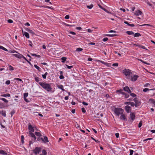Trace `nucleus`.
<instances>
[{"instance_id":"69168bd1","label":"nucleus","mask_w":155,"mask_h":155,"mask_svg":"<svg viewBox=\"0 0 155 155\" xmlns=\"http://www.w3.org/2000/svg\"><path fill=\"white\" fill-rule=\"evenodd\" d=\"M115 136L117 138H118L119 137V134L118 133H116L115 134Z\"/></svg>"},{"instance_id":"6e6d98bb","label":"nucleus","mask_w":155,"mask_h":155,"mask_svg":"<svg viewBox=\"0 0 155 155\" xmlns=\"http://www.w3.org/2000/svg\"><path fill=\"white\" fill-rule=\"evenodd\" d=\"M8 22L9 23H11L13 22V21L11 19H9L8 20Z\"/></svg>"},{"instance_id":"052dcab7","label":"nucleus","mask_w":155,"mask_h":155,"mask_svg":"<svg viewBox=\"0 0 155 155\" xmlns=\"http://www.w3.org/2000/svg\"><path fill=\"white\" fill-rule=\"evenodd\" d=\"M97 61L98 62H100L101 63L104 64H105L106 63V62H104V61L101 60H98Z\"/></svg>"},{"instance_id":"20e7f679","label":"nucleus","mask_w":155,"mask_h":155,"mask_svg":"<svg viewBox=\"0 0 155 155\" xmlns=\"http://www.w3.org/2000/svg\"><path fill=\"white\" fill-rule=\"evenodd\" d=\"M124 111V110L123 109L120 108H115L114 110V113L118 116H119L120 115L123 114Z\"/></svg>"},{"instance_id":"1a4fd4ad","label":"nucleus","mask_w":155,"mask_h":155,"mask_svg":"<svg viewBox=\"0 0 155 155\" xmlns=\"http://www.w3.org/2000/svg\"><path fill=\"white\" fill-rule=\"evenodd\" d=\"M125 108L126 111L127 113H129L131 110L130 107L128 105L125 106Z\"/></svg>"},{"instance_id":"4d7b16f0","label":"nucleus","mask_w":155,"mask_h":155,"mask_svg":"<svg viewBox=\"0 0 155 155\" xmlns=\"http://www.w3.org/2000/svg\"><path fill=\"white\" fill-rule=\"evenodd\" d=\"M82 111L83 113H85L86 112V110L84 107H83L81 108Z\"/></svg>"},{"instance_id":"c9c22d12","label":"nucleus","mask_w":155,"mask_h":155,"mask_svg":"<svg viewBox=\"0 0 155 155\" xmlns=\"http://www.w3.org/2000/svg\"><path fill=\"white\" fill-rule=\"evenodd\" d=\"M24 137L23 135H22L21 136V142L22 144H23L24 142Z\"/></svg>"},{"instance_id":"2eb2a0df","label":"nucleus","mask_w":155,"mask_h":155,"mask_svg":"<svg viewBox=\"0 0 155 155\" xmlns=\"http://www.w3.org/2000/svg\"><path fill=\"white\" fill-rule=\"evenodd\" d=\"M135 45L137 46L139 48H141L143 49H145L147 50H148L147 49H146L145 48V47L144 46H143V45Z\"/></svg>"},{"instance_id":"c03bdc74","label":"nucleus","mask_w":155,"mask_h":155,"mask_svg":"<svg viewBox=\"0 0 155 155\" xmlns=\"http://www.w3.org/2000/svg\"><path fill=\"white\" fill-rule=\"evenodd\" d=\"M130 105L131 106L134 107L135 105V104L133 102H130Z\"/></svg>"},{"instance_id":"ea45409f","label":"nucleus","mask_w":155,"mask_h":155,"mask_svg":"<svg viewBox=\"0 0 155 155\" xmlns=\"http://www.w3.org/2000/svg\"><path fill=\"white\" fill-rule=\"evenodd\" d=\"M117 35H116L115 34H109V35H108L109 37H113L114 36H116Z\"/></svg>"},{"instance_id":"6ab92c4d","label":"nucleus","mask_w":155,"mask_h":155,"mask_svg":"<svg viewBox=\"0 0 155 155\" xmlns=\"http://www.w3.org/2000/svg\"><path fill=\"white\" fill-rule=\"evenodd\" d=\"M57 87L61 89L63 91H65V90L63 88V86L62 85H58Z\"/></svg>"},{"instance_id":"a211bd4d","label":"nucleus","mask_w":155,"mask_h":155,"mask_svg":"<svg viewBox=\"0 0 155 155\" xmlns=\"http://www.w3.org/2000/svg\"><path fill=\"white\" fill-rule=\"evenodd\" d=\"M0 114H1L4 117H5L6 116V112L5 111L2 110L0 112Z\"/></svg>"},{"instance_id":"de8ad7c7","label":"nucleus","mask_w":155,"mask_h":155,"mask_svg":"<svg viewBox=\"0 0 155 155\" xmlns=\"http://www.w3.org/2000/svg\"><path fill=\"white\" fill-rule=\"evenodd\" d=\"M14 80H17L20 81H22L23 82L22 80L20 78H14Z\"/></svg>"},{"instance_id":"0eeeda50","label":"nucleus","mask_w":155,"mask_h":155,"mask_svg":"<svg viewBox=\"0 0 155 155\" xmlns=\"http://www.w3.org/2000/svg\"><path fill=\"white\" fill-rule=\"evenodd\" d=\"M138 77V76L135 74L133 76L132 75L130 79L132 81H135L137 80Z\"/></svg>"},{"instance_id":"cd10ccee","label":"nucleus","mask_w":155,"mask_h":155,"mask_svg":"<svg viewBox=\"0 0 155 155\" xmlns=\"http://www.w3.org/2000/svg\"><path fill=\"white\" fill-rule=\"evenodd\" d=\"M31 54L32 56H35L36 57H38V58H40L41 57V56L40 55H37V54H35L31 53Z\"/></svg>"},{"instance_id":"5fc2aeb1","label":"nucleus","mask_w":155,"mask_h":155,"mask_svg":"<svg viewBox=\"0 0 155 155\" xmlns=\"http://www.w3.org/2000/svg\"><path fill=\"white\" fill-rule=\"evenodd\" d=\"M108 40V38H103V41L104 42L107 41Z\"/></svg>"},{"instance_id":"37998d69","label":"nucleus","mask_w":155,"mask_h":155,"mask_svg":"<svg viewBox=\"0 0 155 155\" xmlns=\"http://www.w3.org/2000/svg\"><path fill=\"white\" fill-rule=\"evenodd\" d=\"M28 95V93H25L24 94V98H25L26 97H27Z\"/></svg>"},{"instance_id":"774afa93","label":"nucleus","mask_w":155,"mask_h":155,"mask_svg":"<svg viewBox=\"0 0 155 155\" xmlns=\"http://www.w3.org/2000/svg\"><path fill=\"white\" fill-rule=\"evenodd\" d=\"M92 31L91 30V29H87V31L88 32H89V33H91L92 32Z\"/></svg>"},{"instance_id":"8fccbe9b","label":"nucleus","mask_w":155,"mask_h":155,"mask_svg":"<svg viewBox=\"0 0 155 155\" xmlns=\"http://www.w3.org/2000/svg\"><path fill=\"white\" fill-rule=\"evenodd\" d=\"M152 26L150 24H144L142 25H140L141 26Z\"/></svg>"},{"instance_id":"5701e85b","label":"nucleus","mask_w":155,"mask_h":155,"mask_svg":"<svg viewBox=\"0 0 155 155\" xmlns=\"http://www.w3.org/2000/svg\"><path fill=\"white\" fill-rule=\"evenodd\" d=\"M0 154H3V155H5V154H7V153L5 152L4 151L2 150H0Z\"/></svg>"},{"instance_id":"e433bc0d","label":"nucleus","mask_w":155,"mask_h":155,"mask_svg":"<svg viewBox=\"0 0 155 155\" xmlns=\"http://www.w3.org/2000/svg\"><path fill=\"white\" fill-rule=\"evenodd\" d=\"M151 89H150L148 88H144V89L143 90V91L144 92H146L147 91H150V90H151Z\"/></svg>"},{"instance_id":"864d4df0","label":"nucleus","mask_w":155,"mask_h":155,"mask_svg":"<svg viewBox=\"0 0 155 155\" xmlns=\"http://www.w3.org/2000/svg\"><path fill=\"white\" fill-rule=\"evenodd\" d=\"M134 151L133 150H130V153L129 155H132Z\"/></svg>"},{"instance_id":"412c9836","label":"nucleus","mask_w":155,"mask_h":155,"mask_svg":"<svg viewBox=\"0 0 155 155\" xmlns=\"http://www.w3.org/2000/svg\"><path fill=\"white\" fill-rule=\"evenodd\" d=\"M126 33L128 35H133L134 34V32L132 31H126Z\"/></svg>"},{"instance_id":"b1692460","label":"nucleus","mask_w":155,"mask_h":155,"mask_svg":"<svg viewBox=\"0 0 155 155\" xmlns=\"http://www.w3.org/2000/svg\"><path fill=\"white\" fill-rule=\"evenodd\" d=\"M35 133L37 136L39 137L41 136V134L39 132H35Z\"/></svg>"},{"instance_id":"f03ea898","label":"nucleus","mask_w":155,"mask_h":155,"mask_svg":"<svg viewBox=\"0 0 155 155\" xmlns=\"http://www.w3.org/2000/svg\"><path fill=\"white\" fill-rule=\"evenodd\" d=\"M39 84L43 88L48 91H50L52 89L51 84H49L41 82H39Z\"/></svg>"},{"instance_id":"393cba45","label":"nucleus","mask_w":155,"mask_h":155,"mask_svg":"<svg viewBox=\"0 0 155 155\" xmlns=\"http://www.w3.org/2000/svg\"><path fill=\"white\" fill-rule=\"evenodd\" d=\"M134 36L135 37H138L140 36H141V35L140 33H137L134 34Z\"/></svg>"},{"instance_id":"a19ab883","label":"nucleus","mask_w":155,"mask_h":155,"mask_svg":"<svg viewBox=\"0 0 155 155\" xmlns=\"http://www.w3.org/2000/svg\"><path fill=\"white\" fill-rule=\"evenodd\" d=\"M130 93V95L132 97H134L136 96V95L135 94H134V93H131H131Z\"/></svg>"},{"instance_id":"39448f33","label":"nucleus","mask_w":155,"mask_h":155,"mask_svg":"<svg viewBox=\"0 0 155 155\" xmlns=\"http://www.w3.org/2000/svg\"><path fill=\"white\" fill-rule=\"evenodd\" d=\"M41 151V148L40 147H36L33 150V152L35 155H37Z\"/></svg>"},{"instance_id":"bf43d9fd","label":"nucleus","mask_w":155,"mask_h":155,"mask_svg":"<svg viewBox=\"0 0 155 155\" xmlns=\"http://www.w3.org/2000/svg\"><path fill=\"white\" fill-rule=\"evenodd\" d=\"M118 66V64L117 63H114L112 64V66Z\"/></svg>"},{"instance_id":"7c9ffc66","label":"nucleus","mask_w":155,"mask_h":155,"mask_svg":"<svg viewBox=\"0 0 155 155\" xmlns=\"http://www.w3.org/2000/svg\"><path fill=\"white\" fill-rule=\"evenodd\" d=\"M149 101L152 103L153 104L155 105V100L153 99H150Z\"/></svg>"},{"instance_id":"49530a36","label":"nucleus","mask_w":155,"mask_h":155,"mask_svg":"<svg viewBox=\"0 0 155 155\" xmlns=\"http://www.w3.org/2000/svg\"><path fill=\"white\" fill-rule=\"evenodd\" d=\"M9 70L10 71H12L14 70V68L11 65H9Z\"/></svg>"},{"instance_id":"bb28decb","label":"nucleus","mask_w":155,"mask_h":155,"mask_svg":"<svg viewBox=\"0 0 155 155\" xmlns=\"http://www.w3.org/2000/svg\"><path fill=\"white\" fill-rule=\"evenodd\" d=\"M117 91V92H120V94H121L124 95V94H125V93L123 92V90L121 89H120L119 90Z\"/></svg>"},{"instance_id":"e2e57ef3","label":"nucleus","mask_w":155,"mask_h":155,"mask_svg":"<svg viewBox=\"0 0 155 155\" xmlns=\"http://www.w3.org/2000/svg\"><path fill=\"white\" fill-rule=\"evenodd\" d=\"M142 124L141 122L140 121L139 123V124H138V127H141V126H142Z\"/></svg>"},{"instance_id":"f257e3e1","label":"nucleus","mask_w":155,"mask_h":155,"mask_svg":"<svg viewBox=\"0 0 155 155\" xmlns=\"http://www.w3.org/2000/svg\"><path fill=\"white\" fill-rule=\"evenodd\" d=\"M28 129L29 130V136L32 138V140H30L29 141V145L30 146L33 143L32 141H34L35 142L36 140V137L35 134L32 132H34V127L32 126L31 124H29L28 125Z\"/></svg>"},{"instance_id":"58836bf2","label":"nucleus","mask_w":155,"mask_h":155,"mask_svg":"<svg viewBox=\"0 0 155 155\" xmlns=\"http://www.w3.org/2000/svg\"><path fill=\"white\" fill-rule=\"evenodd\" d=\"M43 154V155H46L47 154V152L45 150H43L42 151Z\"/></svg>"},{"instance_id":"603ef678","label":"nucleus","mask_w":155,"mask_h":155,"mask_svg":"<svg viewBox=\"0 0 155 155\" xmlns=\"http://www.w3.org/2000/svg\"><path fill=\"white\" fill-rule=\"evenodd\" d=\"M10 81L9 80L5 82V84L7 85L10 84Z\"/></svg>"},{"instance_id":"0e129e2a","label":"nucleus","mask_w":155,"mask_h":155,"mask_svg":"<svg viewBox=\"0 0 155 155\" xmlns=\"http://www.w3.org/2000/svg\"><path fill=\"white\" fill-rule=\"evenodd\" d=\"M69 18V16L68 15H66L65 17V18L66 19H68Z\"/></svg>"},{"instance_id":"72a5a7b5","label":"nucleus","mask_w":155,"mask_h":155,"mask_svg":"<svg viewBox=\"0 0 155 155\" xmlns=\"http://www.w3.org/2000/svg\"><path fill=\"white\" fill-rule=\"evenodd\" d=\"M138 60L144 64H146L147 65L149 64V63H147L146 62L143 61V60L141 59H138Z\"/></svg>"},{"instance_id":"473e14b6","label":"nucleus","mask_w":155,"mask_h":155,"mask_svg":"<svg viewBox=\"0 0 155 155\" xmlns=\"http://www.w3.org/2000/svg\"><path fill=\"white\" fill-rule=\"evenodd\" d=\"M62 60V62L63 63L64 62L66 59V58L65 57H63L61 58Z\"/></svg>"},{"instance_id":"7ed1b4c3","label":"nucleus","mask_w":155,"mask_h":155,"mask_svg":"<svg viewBox=\"0 0 155 155\" xmlns=\"http://www.w3.org/2000/svg\"><path fill=\"white\" fill-rule=\"evenodd\" d=\"M123 72L127 77V78L128 79H130L131 76L132 75L131 70L128 69H124L123 71Z\"/></svg>"},{"instance_id":"09e8293b","label":"nucleus","mask_w":155,"mask_h":155,"mask_svg":"<svg viewBox=\"0 0 155 155\" xmlns=\"http://www.w3.org/2000/svg\"><path fill=\"white\" fill-rule=\"evenodd\" d=\"M91 138L93 140H94V141H95L97 143H99V141L98 140H95V139H94V138H93L92 137H91Z\"/></svg>"},{"instance_id":"dca6fc26","label":"nucleus","mask_w":155,"mask_h":155,"mask_svg":"<svg viewBox=\"0 0 155 155\" xmlns=\"http://www.w3.org/2000/svg\"><path fill=\"white\" fill-rule=\"evenodd\" d=\"M124 23L125 24H126L127 25H128L130 26H131V27H134V24H129V23H128V22H127V21H124Z\"/></svg>"},{"instance_id":"6e6552de","label":"nucleus","mask_w":155,"mask_h":155,"mask_svg":"<svg viewBox=\"0 0 155 155\" xmlns=\"http://www.w3.org/2000/svg\"><path fill=\"white\" fill-rule=\"evenodd\" d=\"M120 118L121 120H127L126 116L124 114H121V116Z\"/></svg>"},{"instance_id":"680f3d73","label":"nucleus","mask_w":155,"mask_h":155,"mask_svg":"<svg viewBox=\"0 0 155 155\" xmlns=\"http://www.w3.org/2000/svg\"><path fill=\"white\" fill-rule=\"evenodd\" d=\"M124 95L125 96V98H127L129 97V95H128V94H126V93H125V94Z\"/></svg>"},{"instance_id":"423d86ee","label":"nucleus","mask_w":155,"mask_h":155,"mask_svg":"<svg viewBox=\"0 0 155 155\" xmlns=\"http://www.w3.org/2000/svg\"><path fill=\"white\" fill-rule=\"evenodd\" d=\"M40 140H41L44 143H46L49 142L48 138L46 136H45L44 139L42 137H41L40 138H38L37 139V140L38 141H39Z\"/></svg>"},{"instance_id":"f8f14e48","label":"nucleus","mask_w":155,"mask_h":155,"mask_svg":"<svg viewBox=\"0 0 155 155\" xmlns=\"http://www.w3.org/2000/svg\"><path fill=\"white\" fill-rule=\"evenodd\" d=\"M142 12L141 11L139 10H137L135 12L134 14L137 16H138L139 15H141Z\"/></svg>"},{"instance_id":"4be33fe9","label":"nucleus","mask_w":155,"mask_h":155,"mask_svg":"<svg viewBox=\"0 0 155 155\" xmlns=\"http://www.w3.org/2000/svg\"><path fill=\"white\" fill-rule=\"evenodd\" d=\"M35 80L37 82H38L39 81H41L42 80L38 77H36L35 78Z\"/></svg>"},{"instance_id":"3c124183","label":"nucleus","mask_w":155,"mask_h":155,"mask_svg":"<svg viewBox=\"0 0 155 155\" xmlns=\"http://www.w3.org/2000/svg\"><path fill=\"white\" fill-rule=\"evenodd\" d=\"M66 66L67 67V68H68V69H71V68H72L73 67V66H68L67 65H66Z\"/></svg>"},{"instance_id":"79ce46f5","label":"nucleus","mask_w":155,"mask_h":155,"mask_svg":"<svg viewBox=\"0 0 155 155\" xmlns=\"http://www.w3.org/2000/svg\"><path fill=\"white\" fill-rule=\"evenodd\" d=\"M83 50V49L82 48H77L76 49V51H82Z\"/></svg>"},{"instance_id":"9d476101","label":"nucleus","mask_w":155,"mask_h":155,"mask_svg":"<svg viewBox=\"0 0 155 155\" xmlns=\"http://www.w3.org/2000/svg\"><path fill=\"white\" fill-rule=\"evenodd\" d=\"M123 89L124 91L127 92L129 93H131V91L128 86H126L124 87Z\"/></svg>"},{"instance_id":"f704fd0d","label":"nucleus","mask_w":155,"mask_h":155,"mask_svg":"<svg viewBox=\"0 0 155 155\" xmlns=\"http://www.w3.org/2000/svg\"><path fill=\"white\" fill-rule=\"evenodd\" d=\"M93 5L92 4H91L90 5H87V8L89 9H91L93 7Z\"/></svg>"},{"instance_id":"aec40b11","label":"nucleus","mask_w":155,"mask_h":155,"mask_svg":"<svg viewBox=\"0 0 155 155\" xmlns=\"http://www.w3.org/2000/svg\"><path fill=\"white\" fill-rule=\"evenodd\" d=\"M1 96L2 97H10V95L9 94H4L2 95H1Z\"/></svg>"},{"instance_id":"9b49d317","label":"nucleus","mask_w":155,"mask_h":155,"mask_svg":"<svg viewBox=\"0 0 155 155\" xmlns=\"http://www.w3.org/2000/svg\"><path fill=\"white\" fill-rule=\"evenodd\" d=\"M13 56L19 58H22V55L18 53V54H13Z\"/></svg>"},{"instance_id":"13d9d810","label":"nucleus","mask_w":155,"mask_h":155,"mask_svg":"<svg viewBox=\"0 0 155 155\" xmlns=\"http://www.w3.org/2000/svg\"><path fill=\"white\" fill-rule=\"evenodd\" d=\"M59 78L61 79H63L64 78V76L62 74L59 77Z\"/></svg>"},{"instance_id":"4468645a","label":"nucleus","mask_w":155,"mask_h":155,"mask_svg":"<svg viewBox=\"0 0 155 155\" xmlns=\"http://www.w3.org/2000/svg\"><path fill=\"white\" fill-rule=\"evenodd\" d=\"M23 34L27 38H29V34L26 32H24L22 31Z\"/></svg>"},{"instance_id":"f3484780","label":"nucleus","mask_w":155,"mask_h":155,"mask_svg":"<svg viewBox=\"0 0 155 155\" xmlns=\"http://www.w3.org/2000/svg\"><path fill=\"white\" fill-rule=\"evenodd\" d=\"M135 103V107H137L139 106L141 104L140 102L139 101H138L137 102H136Z\"/></svg>"},{"instance_id":"a878e982","label":"nucleus","mask_w":155,"mask_h":155,"mask_svg":"<svg viewBox=\"0 0 155 155\" xmlns=\"http://www.w3.org/2000/svg\"><path fill=\"white\" fill-rule=\"evenodd\" d=\"M48 73L47 72H46L45 74H42V76L43 78L44 79H46V76L48 75Z\"/></svg>"},{"instance_id":"c85d7f7f","label":"nucleus","mask_w":155,"mask_h":155,"mask_svg":"<svg viewBox=\"0 0 155 155\" xmlns=\"http://www.w3.org/2000/svg\"><path fill=\"white\" fill-rule=\"evenodd\" d=\"M0 99L2 101H3L6 103H7L8 102V101L5 98H0Z\"/></svg>"},{"instance_id":"2f4dec72","label":"nucleus","mask_w":155,"mask_h":155,"mask_svg":"<svg viewBox=\"0 0 155 155\" xmlns=\"http://www.w3.org/2000/svg\"><path fill=\"white\" fill-rule=\"evenodd\" d=\"M15 111L13 110L11 112V117H12L13 115L15 113Z\"/></svg>"},{"instance_id":"338daca9","label":"nucleus","mask_w":155,"mask_h":155,"mask_svg":"<svg viewBox=\"0 0 155 155\" xmlns=\"http://www.w3.org/2000/svg\"><path fill=\"white\" fill-rule=\"evenodd\" d=\"M28 41L30 43L29 45L31 47H32V43L31 41L29 40Z\"/></svg>"},{"instance_id":"c756f323","label":"nucleus","mask_w":155,"mask_h":155,"mask_svg":"<svg viewBox=\"0 0 155 155\" xmlns=\"http://www.w3.org/2000/svg\"><path fill=\"white\" fill-rule=\"evenodd\" d=\"M0 49H2L4 50V51H8V50L7 49L5 48L4 47H3L2 46H1V45H0Z\"/></svg>"},{"instance_id":"a18cd8bd","label":"nucleus","mask_w":155,"mask_h":155,"mask_svg":"<svg viewBox=\"0 0 155 155\" xmlns=\"http://www.w3.org/2000/svg\"><path fill=\"white\" fill-rule=\"evenodd\" d=\"M30 34L32 35H35V33L32 30H30L29 32Z\"/></svg>"},{"instance_id":"ddd939ff","label":"nucleus","mask_w":155,"mask_h":155,"mask_svg":"<svg viewBox=\"0 0 155 155\" xmlns=\"http://www.w3.org/2000/svg\"><path fill=\"white\" fill-rule=\"evenodd\" d=\"M130 118L132 120H134L135 119V114L134 113H131L130 114Z\"/></svg>"},{"instance_id":"4c0bfd02","label":"nucleus","mask_w":155,"mask_h":155,"mask_svg":"<svg viewBox=\"0 0 155 155\" xmlns=\"http://www.w3.org/2000/svg\"><path fill=\"white\" fill-rule=\"evenodd\" d=\"M34 66L35 68L38 69L39 71H40V68L36 64H35Z\"/></svg>"}]
</instances>
